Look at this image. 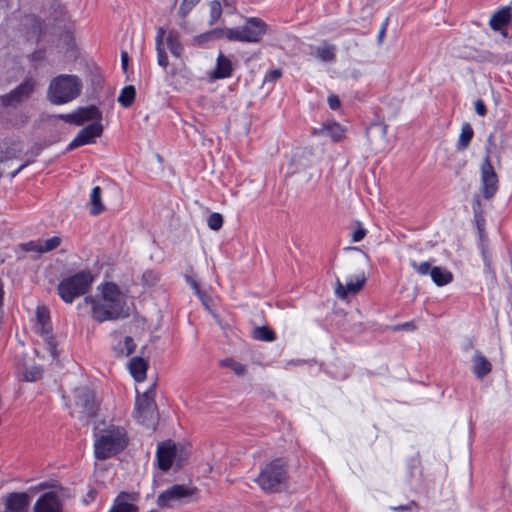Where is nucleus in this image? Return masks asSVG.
I'll return each mask as SVG.
<instances>
[{"mask_svg":"<svg viewBox=\"0 0 512 512\" xmlns=\"http://www.w3.org/2000/svg\"><path fill=\"white\" fill-rule=\"evenodd\" d=\"M480 170L481 192L486 199H490L498 190V177L488 156L483 160Z\"/></svg>","mask_w":512,"mask_h":512,"instance_id":"14","label":"nucleus"},{"mask_svg":"<svg viewBox=\"0 0 512 512\" xmlns=\"http://www.w3.org/2000/svg\"><path fill=\"white\" fill-rule=\"evenodd\" d=\"M61 243L59 236H54L47 240H39L26 244V250H36L40 253L49 252L56 249Z\"/></svg>","mask_w":512,"mask_h":512,"instance_id":"22","label":"nucleus"},{"mask_svg":"<svg viewBox=\"0 0 512 512\" xmlns=\"http://www.w3.org/2000/svg\"><path fill=\"white\" fill-rule=\"evenodd\" d=\"M475 110H476V112H477L479 115H481V116L485 115V113H486V107H485V104L483 103V101H482V100H477V101L475 102Z\"/></svg>","mask_w":512,"mask_h":512,"instance_id":"49","label":"nucleus"},{"mask_svg":"<svg viewBox=\"0 0 512 512\" xmlns=\"http://www.w3.org/2000/svg\"><path fill=\"white\" fill-rule=\"evenodd\" d=\"M254 337L262 341H273L275 339L273 331L266 327H258L254 331Z\"/></svg>","mask_w":512,"mask_h":512,"instance_id":"38","label":"nucleus"},{"mask_svg":"<svg viewBox=\"0 0 512 512\" xmlns=\"http://www.w3.org/2000/svg\"><path fill=\"white\" fill-rule=\"evenodd\" d=\"M208 227L214 231H218L223 225V217L220 213H212L207 219Z\"/></svg>","mask_w":512,"mask_h":512,"instance_id":"40","label":"nucleus"},{"mask_svg":"<svg viewBox=\"0 0 512 512\" xmlns=\"http://www.w3.org/2000/svg\"><path fill=\"white\" fill-rule=\"evenodd\" d=\"M267 28L262 19L250 17L240 27L227 28L226 38L230 41L257 43L265 35Z\"/></svg>","mask_w":512,"mask_h":512,"instance_id":"5","label":"nucleus"},{"mask_svg":"<svg viewBox=\"0 0 512 512\" xmlns=\"http://www.w3.org/2000/svg\"><path fill=\"white\" fill-rule=\"evenodd\" d=\"M200 0H182L179 7V15L185 18L193 7L199 3Z\"/></svg>","mask_w":512,"mask_h":512,"instance_id":"42","label":"nucleus"},{"mask_svg":"<svg viewBox=\"0 0 512 512\" xmlns=\"http://www.w3.org/2000/svg\"><path fill=\"white\" fill-rule=\"evenodd\" d=\"M192 494L193 490L185 485H173L159 494L157 505L162 509H172Z\"/></svg>","mask_w":512,"mask_h":512,"instance_id":"13","label":"nucleus"},{"mask_svg":"<svg viewBox=\"0 0 512 512\" xmlns=\"http://www.w3.org/2000/svg\"><path fill=\"white\" fill-rule=\"evenodd\" d=\"M34 512H62V504L58 495L54 492L42 495L34 505Z\"/></svg>","mask_w":512,"mask_h":512,"instance_id":"18","label":"nucleus"},{"mask_svg":"<svg viewBox=\"0 0 512 512\" xmlns=\"http://www.w3.org/2000/svg\"><path fill=\"white\" fill-rule=\"evenodd\" d=\"M97 408L95 396L89 388L81 387L74 390L71 406V414L74 417L86 422L96 415Z\"/></svg>","mask_w":512,"mask_h":512,"instance_id":"8","label":"nucleus"},{"mask_svg":"<svg viewBox=\"0 0 512 512\" xmlns=\"http://www.w3.org/2000/svg\"><path fill=\"white\" fill-rule=\"evenodd\" d=\"M282 76V71L280 69H274L268 72L265 76V82H274L278 80Z\"/></svg>","mask_w":512,"mask_h":512,"instance_id":"45","label":"nucleus"},{"mask_svg":"<svg viewBox=\"0 0 512 512\" xmlns=\"http://www.w3.org/2000/svg\"><path fill=\"white\" fill-rule=\"evenodd\" d=\"M366 282L365 274L359 273L354 278H350L346 281L345 285L337 280L336 282V295L342 299L346 298L348 294H355L358 292Z\"/></svg>","mask_w":512,"mask_h":512,"instance_id":"16","label":"nucleus"},{"mask_svg":"<svg viewBox=\"0 0 512 512\" xmlns=\"http://www.w3.org/2000/svg\"><path fill=\"white\" fill-rule=\"evenodd\" d=\"M227 29L216 28L198 35L195 40L199 44L214 41L226 37Z\"/></svg>","mask_w":512,"mask_h":512,"instance_id":"30","label":"nucleus"},{"mask_svg":"<svg viewBox=\"0 0 512 512\" xmlns=\"http://www.w3.org/2000/svg\"><path fill=\"white\" fill-rule=\"evenodd\" d=\"M18 377L26 382H34L42 377V369L38 366L25 367L19 371Z\"/></svg>","mask_w":512,"mask_h":512,"instance_id":"29","label":"nucleus"},{"mask_svg":"<svg viewBox=\"0 0 512 512\" xmlns=\"http://www.w3.org/2000/svg\"><path fill=\"white\" fill-rule=\"evenodd\" d=\"M58 119H63L66 123L80 126L88 123L84 128H103L100 123L101 113L99 109L94 106L87 107H79L73 113L59 115V116H49V124H55Z\"/></svg>","mask_w":512,"mask_h":512,"instance_id":"7","label":"nucleus"},{"mask_svg":"<svg viewBox=\"0 0 512 512\" xmlns=\"http://www.w3.org/2000/svg\"><path fill=\"white\" fill-rule=\"evenodd\" d=\"M105 210V206L101 201V188L95 186L90 194V213L92 215H98Z\"/></svg>","mask_w":512,"mask_h":512,"instance_id":"27","label":"nucleus"},{"mask_svg":"<svg viewBox=\"0 0 512 512\" xmlns=\"http://www.w3.org/2000/svg\"><path fill=\"white\" fill-rule=\"evenodd\" d=\"M126 302V294L113 282L100 284L94 296L84 298V303L90 306L92 318L99 323L126 317Z\"/></svg>","mask_w":512,"mask_h":512,"instance_id":"1","label":"nucleus"},{"mask_svg":"<svg viewBox=\"0 0 512 512\" xmlns=\"http://www.w3.org/2000/svg\"><path fill=\"white\" fill-rule=\"evenodd\" d=\"M165 30L162 27L157 29L156 33V51L158 64L166 69L169 65L168 57L164 47Z\"/></svg>","mask_w":512,"mask_h":512,"instance_id":"24","label":"nucleus"},{"mask_svg":"<svg viewBox=\"0 0 512 512\" xmlns=\"http://www.w3.org/2000/svg\"><path fill=\"white\" fill-rule=\"evenodd\" d=\"M188 283L191 285V287L196 291L197 294H200V291H199V286L197 284V282L193 279H188Z\"/></svg>","mask_w":512,"mask_h":512,"instance_id":"52","label":"nucleus"},{"mask_svg":"<svg viewBox=\"0 0 512 512\" xmlns=\"http://www.w3.org/2000/svg\"><path fill=\"white\" fill-rule=\"evenodd\" d=\"M27 164H22L17 170H15L12 174H11V177L14 178Z\"/></svg>","mask_w":512,"mask_h":512,"instance_id":"54","label":"nucleus"},{"mask_svg":"<svg viewBox=\"0 0 512 512\" xmlns=\"http://www.w3.org/2000/svg\"><path fill=\"white\" fill-rule=\"evenodd\" d=\"M142 280L146 285L152 286L158 282L159 276L153 271H146L142 276Z\"/></svg>","mask_w":512,"mask_h":512,"instance_id":"43","label":"nucleus"},{"mask_svg":"<svg viewBox=\"0 0 512 512\" xmlns=\"http://www.w3.org/2000/svg\"><path fill=\"white\" fill-rule=\"evenodd\" d=\"M83 90L82 80L74 74L54 77L47 89V99L54 105H63L77 99Z\"/></svg>","mask_w":512,"mask_h":512,"instance_id":"3","label":"nucleus"},{"mask_svg":"<svg viewBox=\"0 0 512 512\" xmlns=\"http://www.w3.org/2000/svg\"><path fill=\"white\" fill-rule=\"evenodd\" d=\"M129 371L137 382H142L146 378L147 363L141 357H133L129 362Z\"/></svg>","mask_w":512,"mask_h":512,"instance_id":"23","label":"nucleus"},{"mask_svg":"<svg viewBox=\"0 0 512 512\" xmlns=\"http://www.w3.org/2000/svg\"><path fill=\"white\" fill-rule=\"evenodd\" d=\"M430 276L437 286L447 285L453 280V274L449 270L438 266L432 267Z\"/></svg>","mask_w":512,"mask_h":512,"instance_id":"26","label":"nucleus"},{"mask_svg":"<svg viewBox=\"0 0 512 512\" xmlns=\"http://www.w3.org/2000/svg\"><path fill=\"white\" fill-rule=\"evenodd\" d=\"M316 55L322 61H332L335 59V47L333 45L319 47Z\"/></svg>","mask_w":512,"mask_h":512,"instance_id":"35","label":"nucleus"},{"mask_svg":"<svg viewBox=\"0 0 512 512\" xmlns=\"http://www.w3.org/2000/svg\"><path fill=\"white\" fill-rule=\"evenodd\" d=\"M308 153L305 151L296 152L292 158V164L295 166V171H300L310 166L311 160L305 157Z\"/></svg>","mask_w":512,"mask_h":512,"instance_id":"33","label":"nucleus"},{"mask_svg":"<svg viewBox=\"0 0 512 512\" xmlns=\"http://www.w3.org/2000/svg\"><path fill=\"white\" fill-rule=\"evenodd\" d=\"M35 331L41 335L44 344L52 358L57 356L56 343L51 335V323L49 310L46 307H37Z\"/></svg>","mask_w":512,"mask_h":512,"instance_id":"11","label":"nucleus"},{"mask_svg":"<svg viewBox=\"0 0 512 512\" xmlns=\"http://www.w3.org/2000/svg\"><path fill=\"white\" fill-rule=\"evenodd\" d=\"M328 104L332 110L338 109L340 107V100H339L338 96H335V95L329 96Z\"/></svg>","mask_w":512,"mask_h":512,"instance_id":"47","label":"nucleus"},{"mask_svg":"<svg viewBox=\"0 0 512 512\" xmlns=\"http://www.w3.org/2000/svg\"><path fill=\"white\" fill-rule=\"evenodd\" d=\"M362 254H363V256H364V258H365L366 262H369V261H370V257H369V255H368L367 253H364V252H363Z\"/></svg>","mask_w":512,"mask_h":512,"instance_id":"56","label":"nucleus"},{"mask_svg":"<svg viewBox=\"0 0 512 512\" xmlns=\"http://www.w3.org/2000/svg\"><path fill=\"white\" fill-rule=\"evenodd\" d=\"M346 250H349V251H360V249L358 247H347Z\"/></svg>","mask_w":512,"mask_h":512,"instance_id":"55","label":"nucleus"},{"mask_svg":"<svg viewBox=\"0 0 512 512\" xmlns=\"http://www.w3.org/2000/svg\"><path fill=\"white\" fill-rule=\"evenodd\" d=\"M30 497L25 492L9 494L4 502V512H28Z\"/></svg>","mask_w":512,"mask_h":512,"instance_id":"17","label":"nucleus"},{"mask_svg":"<svg viewBox=\"0 0 512 512\" xmlns=\"http://www.w3.org/2000/svg\"><path fill=\"white\" fill-rule=\"evenodd\" d=\"M511 14H510V8L509 7H503L502 9L495 12L492 17L490 18L489 25L492 30L498 31L500 30L504 25L508 24L510 20Z\"/></svg>","mask_w":512,"mask_h":512,"instance_id":"25","label":"nucleus"},{"mask_svg":"<svg viewBox=\"0 0 512 512\" xmlns=\"http://www.w3.org/2000/svg\"><path fill=\"white\" fill-rule=\"evenodd\" d=\"M37 82L32 77L26 78L17 87L9 93L0 96V106L4 108H17L20 104L27 101L33 94Z\"/></svg>","mask_w":512,"mask_h":512,"instance_id":"9","label":"nucleus"},{"mask_svg":"<svg viewBox=\"0 0 512 512\" xmlns=\"http://www.w3.org/2000/svg\"><path fill=\"white\" fill-rule=\"evenodd\" d=\"M134 417L139 423L147 427L154 426L156 420V404L152 389L137 396Z\"/></svg>","mask_w":512,"mask_h":512,"instance_id":"10","label":"nucleus"},{"mask_svg":"<svg viewBox=\"0 0 512 512\" xmlns=\"http://www.w3.org/2000/svg\"><path fill=\"white\" fill-rule=\"evenodd\" d=\"M388 23H389V18H386L384 20V22L382 23L381 25V28L378 32V35H377V41L379 44H381L385 38V35H386V31H387V27H388Z\"/></svg>","mask_w":512,"mask_h":512,"instance_id":"46","label":"nucleus"},{"mask_svg":"<svg viewBox=\"0 0 512 512\" xmlns=\"http://www.w3.org/2000/svg\"><path fill=\"white\" fill-rule=\"evenodd\" d=\"M224 1V5L225 6H228L229 5V2H227L226 0H223Z\"/></svg>","mask_w":512,"mask_h":512,"instance_id":"59","label":"nucleus"},{"mask_svg":"<svg viewBox=\"0 0 512 512\" xmlns=\"http://www.w3.org/2000/svg\"><path fill=\"white\" fill-rule=\"evenodd\" d=\"M367 234V230L363 227L362 223L355 221L351 226V240L352 242L362 241Z\"/></svg>","mask_w":512,"mask_h":512,"instance_id":"34","label":"nucleus"},{"mask_svg":"<svg viewBox=\"0 0 512 512\" xmlns=\"http://www.w3.org/2000/svg\"><path fill=\"white\" fill-rule=\"evenodd\" d=\"M210 19L209 24L214 25L222 15L221 3L218 0H213L209 3Z\"/></svg>","mask_w":512,"mask_h":512,"instance_id":"36","label":"nucleus"},{"mask_svg":"<svg viewBox=\"0 0 512 512\" xmlns=\"http://www.w3.org/2000/svg\"><path fill=\"white\" fill-rule=\"evenodd\" d=\"M415 503L412 501L408 505L391 506L390 509L396 512L408 511L414 506Z\"/></svg>","mask_w":512,"mask_h":512,"instance_id":"51","label":"nucleus"},{"mask_svg":"<svg viewBox=\"0 0 512 512\" xmlns=\"http://www.w3.org/2000/svg\"><path fill=\"white\" fill-rule=\"evenodd\" d=\"M94 438L95 457L100 460L117 455L129 442L126 428L114 422H99L94 428Z\"/></svg>","mask_w":512,"mask_h":512,"instance_id":"2","label":"nucleus"},{"mask_svg":"<svg viewBox=\"0 0 512 512\" xmlns=\"http://www.w3.org/2000/svg\"><path fill=\"white\" fill-rule=\"evenodd\" d=\"M319 132L330 137L333 141H339L343 134V130H319Z\"/></svg>","mask_w":512,"mask_h":512,"instance_id":"44","label":"nucleus"},{"mask_svg":"<svg viewBox=\"0 0 512 512\" xmlns=\"http://www.w3.org/2000/svg\"><path fill=\"white\" fill-rule=\"evenodd\" d=\"M472 371L474 375L482 379L491 371V363L481 353H475L472 358Z\"/></svg>","mask_w":512,"mask_h":512,"instance_id":"21","label":"nucleus"},{"mask_svg":"<svg viewBox=\"0 0 512 512\" xmlns=\"http://www.w3.org/2000/svg\"><path fill=\"white\" fill-rule=\"evenodd\" d=\"M462 128H463V129H466V128H471V127H470V124H469V123H464V124L462 125Z\"/></svg>","mask_w":512,"mask_h":512,"instance_id":"58","label":"nucleus"},{"mask_svg":"<svg viewBox=\"0 0 512 512\" xmlns=\"http://www.w3.org/2000/svg\"><path fill=\"white\" fill-rule=\"evenodd\" d=\"M220 364L224 367H229L233 370L237 375H243L245 372V366L236 362L231 358L224 359L220 362Z\"/></svg>","mask_w":512,"mask_h":512,"instance_id":"39","label":"nucleus"},{"mask_svg":"<svg viewBox=\"0 0 512 512\" xmlns=\"http://www.w3.org/2000/svg\"><path fill=\"white\" fill-rule=\"evenodd\" d=\"M166 43H167V46L173 56L178 58L182 55L183 46H182V44L179 40V37L176 33L172 32V31L169 32L166 37Z\"/></svg>","mask_w":512,"mask_h":512,"instance_id":"31","label":"nucleus"},{"mask_svg":"<svg viewBox=\"0 0 512 512\" xmlns=\"http://www.w3.org/2000/svg\"><path fill=\"white\" fill-rule=\"evenodd\" d=\"M472 208L475 217H479L481 215V201L478 196L475 197Z\"/></svg>","mask_w":512,"mask_h":512,"instance_id":"48","label":"nucleus"},{"mask_svg":"<svg viewBox=\"0 0 512 512\" xmlns=\"http://www.w3.org/2000/svg\"><path fill=\"white\" fill-rule=\"evenodd\" d=\"M27 164H22L17 170H15L12 174H11V177L14 178Z\"/></svg>","mask_w":512,"mask_h":512,"instance_id":"53","label":"nucleus"},{"mask_svg":"<svg viewBox=\"0 0 512 512\" xmlns=\"http://www.w3.org/2000/svg\"><path fill=\"white\" fill-rule=\"evenodd\" d=\"M92 282L93 276L90 272H79L59 283V295L66 303H72L76 297L84 294L89 289Z\"/></svg>","mask_w":512,"mask_h":512,"instance_id":"6","label":"nucleus"},{"mask_svg":"<svg viewBox=\"0 0 512 512\" xmlns=\"http://www.w3.org/2000/svg\"><path fill=\"white\" fill-rule=\"evenodd\" d=\"M136 345L130 336H126L123 342H119L114 346V351L119 357H127L134 352Z\"/></svg>","mask_w":512,"mask_h":512,"instance_id":"28","label":"nucleus"},{"mask_svg":"<svg viewBox=\"0 0 512 512\" xmlns=\"http://www.w3.org/2000/svg\"><path fill=\"white\" fill-rule=\"evenodd\" d=\"M183 449L173 441H165L157 448L156 458L161 470L167 471L174 464L180 465L183 461Z\"/></svg>","mask_w":512,"mask_h":512,"instance_id":"12","label":"nucleus"},{"mask_svg":"<svg viewBox=\"0 0 512 512\" xmlns=\"http://www.w3.org/2000/svg\"><path fill=\"white\" fill-rule=\"evenodd\" d=\"M139 495L135 492H121L114 499L108 512H138Z\"/></svg>","mask_w":512,"mask_h":512,"instance_id":"15","label":"nucleus"},{"mask_svg":"<svg viewBox=\"0 0 512 512\" xmlns=\"http://www.w3.org/2000/svg\"><path fill=\"white\" fill-rule=\"evenodd\" d=\"M233 71L234 66L231 59L220 52L216 60V68L211 72L210 78L225 79L230 77Z\"/></svg>","mask_w":512,"mask_h":512,"instance_id":"19","label":"nucleus"},{"mask_svg":"<svg viewBox=\"0 0 512 512\" xmlns=\"http://www.w3.org/2000/svg\"><path fill=\"white\" fill-rule=\"evenodd\" d=\"M287 464L282 459H274L261 469L256 482L266 493H276L287 485Z\"/></svg>","mask_w":512,"mask_h":512,"instance_id":"4","label":"nucleus"},{"mask_svg":"<svg viewBox=\"0 0 512 512\" xmlns=\"http://www.w3.org/2000/svg\"><path fill=\"white\" fill-rule=\"evenodd\" d=\"M135 95H136L135 87L132 85L126 86L122 89V91L118 97V102L123 107H126V108L130 107L135 100Z\"/></svg>","mask_w":512,"mask_h":512,"instance_id":"32","label":"nucleus"},{"mask_svg":"<svg viewBox=\"0 0 512 512\" xmlns=\"http://www.w3.org/2000/svg\"><path fill=\"white\" fill-rule=\"evenodd\" d=\"M412 268L420 275L431 274V264L428 261L417 263L416 261H411Z\"/></svg>","mask_w":512,"mask_h":512,"instance_id":"41","label":"nucleus"},{"mask_svg":"<svg viewBox=\"0 0 512 512\" xmlns=\"http://www.w3.org/2000/svg\"><path fill=\"white\" fill-rule=\"evenodd\" d=\"M128 63H129V56L126 51L121 52V65L124 72L128 69Z\"/></svg>","mask_w":512,"mask_h":512,"instance_id":"50","label":"nucleus"},{"mask_svg":"<svg viewBox=\"0 0 512 512\" xmlns=\"http://www.w3.org/2000/svg\"><path fill=\"white\" fill-rule=\"evenodd\" d=\"M378 134L383 137L385 135L386 130H377Z\"/></svg>","mask_w":512,"mask_h":512,"instance_id":"57","label":"nucleus"},{"mask_svg":"<svg viewBox=\"0 0 512 512\" xmlns=\"http://www.w3.org/2000/svg\"><path fill=\"white\" fill-rule=\"evenodd\" d=\"M473 137V130H461L459 135V139L457 142V148L459 150H464L468 147L471 139Z\"/></svg>","mask_w":512,"mask_h":512,"instance_id":"37","label":"nucleus"},{"mask_svg":"<svg viewBox=\"0 0 512 512\" xmlns=\"http://www.w3.org/2000/svg\"><path fill=\"white\" fill-rule=\"evenodd\" d=\"M102 135V130H80L76 137L69 143L67 150L95 143Z\"/></svg>","mask_w":512,"mask_h":512,"instance_id":"20","label":"nucleus"}]
</instances>
